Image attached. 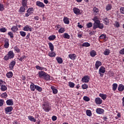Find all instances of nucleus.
Listing matches in <instances>:
<instances>
[{
	"label": "nucleus",
	"mask_w": 124,
	"mask_h": 124,
	"mask_svg": "<svg viewBox=\"0 0 124 124\" xmlns=\"http://www.w3.org/2000/svg\"><path fill=\"white\" fill-rule=\"evenodd\" d=\"M93 21L94 22L93 26V30H96L97 28L100 29V30H103L104 28V25L103 23H100V21L98 19L97 16H94L93 18Z\"/></svg>",
	"instance_id": "obj_1"
},
{
	"label": "nucleus",
	"mask_w": 124,
	"mask_h": 124,
	"mask_svg": "<svg viewBox=\"0 0 124 124\" xmlns=\"http://www.w3.org/2000/svg\"><path fill=\"white\" fill-rule=\"evenodd\" d=\"M14 56H15V54L13 53V51L10 50L8 52V54L5 56L4 60L5 61H8L9 59H13Z\"/></svg>",
	"instance_id": "obj_2"
},
{
	"label": "nucleus",
	"mask_w": 124,
	"mask_h": 124,
	"mask_svg": "<svg viewBox=\"0 0 124 124\" xmlns=\"http://www.w3.org/2000/svg\"><path fill=\"white\" fill-rule=\"evenodd\" d=\"M106 71V68L104 66H101L99 69L98 73L100 75V77H103L104 73Z\"/></svg>",
	"instance_id": "obj_3"
},
{
	"label": "nucleus",
	"mask_w": 124,
	"mask_h": 124,
	"mask_svg": "<svg viewBox=\"0 0 124 124\" xmlns=\"http://www.w3.org/2000/svg\"><path fill=\"white\" fill-rule=\"evenodd\" d=\"M43 109L45 112H49L51 110V106L49 103H45L43 105Z\"/></svg>",
	"instance_id": "obj_4"
},
{
	"label": "nucleus",
	"mask_w": 124,
	"mask_h": 124,
	"mask_svg": "<svg viewBox=\"0 0 124 124\" xmlns=\"http://www.w3.org/2000/svg\"><path fill=\"white\" fill-rule=\"evenodd\" d=\"M81 81L83 83H89L90 82V76H85L82 78Z\"/></svg>",
	"instance_id": "obj_5"
},
{
	"label": "nucleus",
	"mask_w": 124,
	"mask_h": 124,
	"mask_svg": "<svg viewBox=\"0 0 124 124\" xmlns=\"http://www.w3.org/2000/svg\"><path fill=\"white\" fill-rule=\"evenodd\" d=\"M36 5L39 7H40L41 8H44V7H45V4L40 1H37L36 2Z\"/></svg>",
	"instance_id": "obj_6"
},
{
	"label": "nucleus",
	"mask_w": 124,
	"mask_h": 124,
	"mask_svg": "<svg viewBox=\"0 0 124 124\" xmlns=\"http://www.w3.org/2000/svg\"><path fill=\"white\" fill-rule=\"evenodd\" d=\"M25 31H32V28L30 25H26L23 29Z\"/></svg>",
	"instance_id": "obj_7"
},
{
	"label": "nucleus",
	"mask_w": 124,
	"mask_h": 124,
	"mask_svg": "<svg viewBox=\"0 0 124 124\" xmlns=\"http://www.w3.org/2000/svg\"><path fill=\"white\" fill-rule=\"evenodd\" d=\"M95 103L97 105H100V104H102V99L100 98V97H97L95 99Z\"/></svg>",
	"instance_id": "obj_8"
},
{
	"label": "nucleus",
	"mask_w": 124,
	"mask_h": 124,
	"mask_svg": "<svg viewBox=\"0 0 124 124\" xmlns=\"http://www.w3.org/2000/svg\"><path fill=\"white\" fill-rule=\"evenodd\" d=\"M93 15H98L99 14V9L96 7H94L93 8Z\"/></svg>",
	"instance_id": "obj_9"
},
{
	"label": "nucleus",
	"mask_w": 124,
	"mask_h": 124,
	"mask_svg": "<svg viewBox=\"0 0 124 124\" xmlns=\"http://www.w3.org/2000/svg\"><path fill=\"white\" fill-rule=\"evenodd\" d=\"M13 110V107L12 106L7 107L5 108V114H8L10 112H12Z\"/></svg>",
	"instance_id": "obj_10"
},
{
	"label": "nucleus",
	"mask_w": 124,
	"mask_h": 124,
	"mask_svg": "<svg viewBox=\"0 0 124 124\" xmlns=\"http://www.w3.org/2000/svg\"><path fill=\"white\" fill-rule=\"evenodd\" d=\"M26 7H27V6H24L23 5L20 7L19 9L18 10V12H19V14H22V13H24L25 12Z\"/></svg>",
	"instance_id": "obj_11"
},
{
	"label": "nucleus",
	"mask_w": 124,
	"mask_h": 124,
	"mask_svg": "<svg viewBox=\"0 0 124 124\" xmlns=\"http://www.w3.org/2000/svg\"><path fill=\"white\" fill-rule=\"evenodd\" d=\"M6 103L7 105L9 106H13L14 105V102L12 99H8L6 101Z\"/></svg>",
	"instance_id": "obj_12"
},
{
	"label": "nucleus",
	"mask_w": 124,
	"mask_h": 124,
	"mask_svg": "<svg viewBox=\"0 0 124 124\" xmlns=\"http://www.w3.org/2000/svg\"><path fill=\"white\" fill-rule=\"evenodd\" d=\"M102 65V63L101 62L99 61H97L95 64V67L96 69H98L99 66H101Z\"/></svg>",
	"instance_id": "obj_13"
},
{
	"label": "nucleus",
	"mask_w": 124,
	"mask_h": 124,
	"mask_svg": "<svg viewBox=\"0 0 124 124\" xmlns=\"http://www.w3.org/2000/svg\"><path fill=\"white\" fill-rule=\"evenodd\" d=\"M36 86L37 85H35L34 83H33V82H31V84L30 85L31 90L32 92H34V91H35L36 89Z\"/></svg>",
	"instance_id": "obj_14"
},
{
	"label": "nucleus",
	"mask_w": 124,
	"mask_h": 124,
	"mask_svg": "<svg viewBox=\"0 0 124 124\" xmlns=\"http://www.w3.org/2000/svg\"><path fill=\"white\" fill-rule=\"evenodd\" d=\"M16 64V62H15V61H12L9 64V68L11 69H13Z\"/></svg>",
	"instance_id": "obj_15"
},
{
	"label": "nucleus",
	"mask_w": 124,
	"mask_h": 124,
	"mask_svg": "<svg viewBox=\"0 0 124 124\" xmlns=\"http://www.w3.org/2000/svg\"><path fill=\"white\" fill-rule=\"evenodd\" d=\"M4 48H8V47H9V40H8V39H5L4 40Z\"/></svg>",
	"instance_id": "obj_16"
},
{
	"label": "nucleus",
	"mask_w": 124,
	"mask_h": 124,
	"mask_svg": "<svg viewBox=\"0 0 124 124\" xmlns=\"http://www.w3.org/2000/svg\"><path fill=\"white\" fill-rule=\"evenodd\" d=\"M68 57L72 61H74L77 57V56H76V54H70L68 55Z\"/></svg>",
	"instance_id": "obj_17"
},
{
	"label": "nucleus",
	"mask_w": 124,
	"mask_h": 124,
	"mask_svg": "<svg viewBox=\"0 0 124 124\" xmlns=\"http://www.w3.org/2000/svg\"><path fill=\"white\" fill-rule=\"evenodd\" d=\"M46 74V73L43 71H41L38 72V76L40 78H44Z\"/></svg>",
	"instance_id": "obj_18"
},
{
	"label": "nucleus",
	"mask_w": 124,
	"mask_h": 124,
	"mask_svg": "<svg viewBox=\"0 0 124 124\" xmlns=\"http://www.w3.org/2000/svg\"><path fill=\"white\" fill-rule=\"evenodd\" d=\"M96 112L97 114H103V113H104V109L101 108H98L96 109Z\"/></svg>",
	"instance_id": "obj_19"
},
{
	"label": "nucleus",
	"mask_w": 124,
	"mask_h": 124,
	"mask_svg": "<svg viewBox=\"0 0 124 124\" xmlns=\"http://www.w3.org/2000/svg\"><path fill=\"white\" fill-rule=\"evenodd\" d=\"M73 12L75 14H76V15H79L80 14V9L77 8H74L73 9Z\"/></svg>",
	"instance_id": "obj_20"
},
{
	"label": "nucleus",
	"mask_w": 124,
	"mask_h": 124,
	"mask_svg": "<svg viewBox=\"0 0 124 124\" xmlns=\"http://www.w3.org/2000/svg\"><path fill=\"white\" fill-rule=\"evenodd\" d=\"M118 90L119 92H124V85L123 84H120L118 87Z\"/></svg>",
	"instance_id": "obj_21"
},
{
	"label": "nucleus",
	"mask_w": 124,
	"mask_h": 124,
	"mask_svg": "<svg viewBox=\"0 0 124 124\" xmlns=\"http://www.w3.org/2000/svg\"><path fill=\"white\" fill-rule=\"evenodd\" d=\"M56 61L59 64H62L63 62V61L62 60V58L60 57H56Z\"/></svg>",
	"instance_id": "obj_22"
},
{
	"label": "nucleus",
	"mask_w": 124,
	"mask_h": 124,
	"mask_svg": "<svg viewBox=\"0 0 124 124\" xmlns=\"http://www.w3.org/2000/svg\"><path fill=\"white\" fill-rule=\"evenodd\" d=\"M56 37H57L56 36V35H51L50 36H49L48 38L49 41H53L55 40V39H56Z\"/></svg>",
	"instance_id": "obj_23"
},
{
	"label": "nucleus",
	"mask_w": 124,
	"mask_h": 124,
	"mask_svg": "<svg viewBox=\"0 0 124 124\" xmlns=\"http://www.w3.org/2000/svg\"><path fill=\"white\" fill-rule=\"evenodd\" d=\"M99 96H100V97H101L102 99H103V100H105V99L107 98V95L103 93H100Z\"/></svg>",
	"instance_id": "obj_24"
},
{
	"label": "nucleus",
	"mask_w": 124,
	"mask_h": 124,
	"mask_svg": "<svg viewBox=\"0 0 124 124\" xmlns=\"http://www.w3.org/2000/svg\"><path fill=\"white\" fill-rule=\"evenodd\" d=\"M50 89L52 90L53 93L54 94H57V93H58V89H56V88H55V87L51 86L50 87Z\"/></svg>",
	"instance_id": "obj_25"
},
{
	"label": "nucleus",
	"mask_w": 124,
	"mask_h": 124,
	"mask_svg": "<svg viewBox=\"0 0 124 124\" xmlns=\"http://www.w3.org/2000/svg\"><path fill=\"white\" fill-rule=\"evenodd\" d=\"M63 21L64 24H66L67 25H69V18L67 17H64L63 18Z\"/></svg>",
	"instance_id": "obj_26"
},
{
	"label": "nucleus",
	"mask_w": 124,
	"mask_h": 124,
	"mask_svg": "<svg viewBox=\"0 0 124 124\" xmlns=\"http://www.w3.org/2000/svg\"><path fill=\"white\" fill-rule=\"evenodd\" d=\"M6 76L7 78H12L13 77V73L11 71L9 72L6 74Z\"/></svg>",
	"instance_id": "obj_27"
},
{
	"label": "nucleus",
	"mask_w": 124,
	"mask_h": 124,
	"mask_svg": "<svg viewBox=\"0 0 124 124\" xmlns=\"http://www.w3.org/2000/svg\"><path fill=\"white\" fill-rule=\"evenodd\" d=\"M26 55H23L22 57L18 56L17 60L20 61V62H24V60H26Z\"/></svg>",
	"instance_id": "obj_28"
},
{
	"label": "nucleus",
	"mask_w": 124,
	"mask_h": 124,
	"mask_svg": "<svg viewBox=\"0 0 124 124\" xmlns=\"http://www.w3.org/2000/svg\"><path fill=\"white\" fill-rule=\"evenodd\" d=\"M28 119L31 122H34V123H35L36 122V119L33 117L32 116H28Z\"/></svg>",
	"instance_id": "obj_29"
},
{
	"label": "nucleus",
	"mask_w": 124,
	"mask_h": 124,
	"mask_svg": "<svg viewBox=\"0 0 124 124\" xmlns=\"http://www.w3.org/2000/svg\"><path fill=\"white\" fill-rule=\"evenodd\" d=\"M90 56L93 58L96 56V51L94 50H93L90 52Z\"/></svg>",
	"instance_id": "obj_30"
},
{
	"label": "nucleus",
	"mask_w": 124,
	"mask_h": 124,
	"mask_svg": "<svg viewBox=\"0 0 124 124\" xmlns=\"http://www.w3.org/2000/svg\"><path fill=\"white\" fill-rule=\"evenodd\" d=\"M103 22H104L106 25H109V23H110V21H109V19L108 17H106L103 19Z\"/></svg>",
	"instance_id": "obj_31"
},
{
	"label": "nucleus",
	"mask_w": 124,
	"mask_h": 124,
	"mask_svg": "<svg viewBox=\"0 0 124 124\" xmlns=\"http://www.w3.org/2000/svg\"><path fill=\"white\" fill-rule=\"evenodd\" d=\"M11 31H13V32H16V31H18V28L17 26H13L11 28Z\"/></svg>",
	"instance_id": "obj_32"
},
{
	"label": "nucleus",
	"mask_w": 124,
	"mask_h": 124,
	"mask_svg": "<svg viewBox=\"0 0 124 124\" xmlns=\"http://www.w3.org/2000/svg\"><path fill=\"white\" fill-rule=\"evenodd\" d=\"M63 38H65L66 39H69L70 38V35L68 34L67 33H64L63 34Z\"/></svg>",
	"instance_id": "obj_33"
},
{
	"label": "nucleus",
	"mask_w": 124,
	"mask_h": 124,
	"mask_svg": "<svg viewBox=\"0 0 124 124\" xmlns=\"http://www.w3.org/2000/svg\"><path fill=\"white\" fill-rule=\"evenodd\" d=\"M21 4L23 5V6H27L28 0H22Z\"/></svg>",
	"instance_id": "obj_34"
},
{
	"label": "nucleus",
	"mask_w": 124,
	"mask_h": 124,
	"mask_svg": "<svg viewBox=\"0 0 124 124\" xmlns=\"http://www.w3.org/2000/svg\"><path fill=\"white\" fill-rule=\"evenodd\" d=\"M33 11H34V9L33 8H29V9L27 10V12L29 13L30 14H32L33 13Z\"/></svg>",
	"instance_id": "obj_35"
},
{
	"label": "nucleus",
	"mask_w": 124,
	"mask_h": 124,
	"mask_svg": "<svg viewBox=\"0 0 124 124\" xmlns=\"http://www.w3.org/2000/svg\"><path fill=\"white\" fill-rule=\"evenodd\" d=\"M48 46L51 52H53L54 51V45H53V44H52V43H49Z\"/></svg>",
	"instance_id": "obj_36"
},
{
	"label": "nucleus",
	"mask_w": 124,
	"mask_h": 124,
	"mask_svg": "<svg viewBox=\"0 0 124 124\" xmlns=\"http://www.w3.org/2000/svg\"><path fill=\"white\" fill-rule=\"evenodd\" d=\"M111 9H112V5L110 4H108L106 6L107 11H109V10H111Z\"/></svg>",
	"instance_id": "obj_37"
},
{
	"label": "nucleus",
	"mask_w": 124,
	"mask_h": 124,
	"mask_svg": "<svg viewBox=\"0 0 124 124\" xmlns=\"http://www.w3.org/2000/svg\"><path fill=\"white\" fill-rule=\"evenodd\" d=\"M86 115L88 116V117H92L93 114L92 113V111L90 109H87L86 110Z\"/></svg>",
	"instance_id": "obj_38"
},
{
	"label": "nucleus",
	"mask_w": 124,
	"mask_h": 124,
	"mask_svg": "<svg viewBox=\"0 0 124 124\" xmlns=\"http://www.w3.org/2000/svg\"><path fill=\"white\" fill-rule=\"evenodd\" d=\"M56 53L53 52V51H49L48 53V56L49 57H56Z\"/></svg>",
	"instance_id": "obj_39"
},
{
	"label": "nucleus",
	"mask_w": 124,
	"mask_h": 124,
	"mask_svg": "<svg viewBox=\"0 0 124 124\" xmlns=\"http://www.w3.org/2000/svg\"><path fill=\"white\" fill-rule=\"evenodd\" d=\"M82 46V47H90L91 44L88 42L83 43Z\"/></svg>",
	"instance_id": "obj_40"
},
{
	"label": "nucleus",
	"mask_w": 124,
	"mask_h": 124,
	"mask_svg": "<svg viewBox=\"0 0 124 124\" xmlns=\"http://www.w3.org/2000/svg\"><path fill=\"white\" fill-rule=\"evenodd\" d=\"M110 54V50L108 49H106L104 51V55L105 56H108Z\"/></svg>",
	"instance_id": "obj_41"
},
{
	"label": "nucleus",
	"mask_w": 124,
	"mask_h": 124,
	"mask_svg": "<svg viewBox=\"0 0 124 124\" xmlns=\"http://www.w3.org/2000/svg\"><path fill=\"white\" fill-rule=\"evenodd\" d=\"M117 88H118V84L113 83L112 84V90L113 91H116L117 90Z\"/></svg>",
	"instance_id": "obj_42"
},
{
	"label": "nucleus",
	"mask_w": 124,
	"mask_h": 124,
	"mask_svg": "<svg viewBox=\"0 0 124 124\" xmlns=\"http://www.w3.org/2000/svg\"><path fill=\"white\" fill-rule=\"evenodd\" d=\"M36 90L38 92H39V93H41V92H42V88H41L38 85H36Z\"/></svg>",
	"instance_id": "obj_43"
},
{
	"label": "nucleus",
	"mask_w": 124,
	"mask_h": 124,
	"mask_svg": "<svg viewBox=\"0 0 124 124\" xmlns=\"http://www.w3.org/2000/svg\"><path fill=\"white\" fill-rule=\"evenodd\" d=\"M68 85L70 88H74L75 87V84L71 81L68 82Z\"/></svg>",
	"instance_id": "obj_44"
},
{
	"label": "nucleus",
	"mask_w": 124,
	"mask_h": 124,
	"mask_svg": "<svg viewBox=\"0 0 124 124\" xmlns=\"http://www.w3.org/2000/svg\"><path fill=\"white\" fill-rule=\"evenodd\" d=\"M44 78L45 80H50V76L46 73L45 76H44Z\"/></svg>",
	"instance_id": "obj_45"
},
{
	"label": "nucleus",
	"mask_w": 124,
	"mask_h": 124,
	"mask_svg": "<svg viewBox=\"0 0 124 124\" xmlns=\"http://www.w3.org/2000/svg\"><path fill=\"white\" fill-rule=\"evenodd\" d=\"M65 31L64 28L61 27L58 31V32L60 33H63Z\"/></svg>",
	"instance_id": "obj_46"
},
{
	"label": "nucleus",
	"mask_w": 124,
	"mask_h": 124,
	"mask_svg": "<svg viewBox=\"0 0 124 124\" xmlns=\"http://www.w3.org/2000/svg\"><path fill=\"white\" fill-rule=\"evenodd\" d=\"M14 50L16 51L17 53H20V48L18 47V46H15L14 48Z\"/></svg>",
	"instance_id": "obj_47"
},
{
	"label": "nucleus",
	"mask_w": 124,
	"mask_h": 124,
	"mask_svg": "<svg viewBox=\"0 0 124 124\" xmlns=\"http://www.w3.org/2000/svg\"><path fill=\"white\" fill-rule=\"evenodd\" d=\"M7 90V87L6 86L3 85L2 86H1V91H2L3 92H4Z\"/></svg>",
	"instance_id": "obj_48"
},
{
	"label": "nucleus",
	"mask_w": 124,
	"mask_h": 124,
	"mask_svg": "<svg viewBox=\"0 0 124 124\" xmlns=\"http://www.w3.org/2000/svg\"><path fill=\"white\" fill-rule=\"evenodd\" d=\"M81 88L82 89H83V90H86V89H88V88H89V86L86 84H84L81 86Z\"/></svg>",
	"instance_id": "obj_49"
},
{
	"label": "nucleus",
	"mask_w": 124,
	"mask_h": 124,
	"mask_svg": "<svg viewBox=\"0 0 124 124\" xmlns=\"http://www.w3.org/2000/svg\"><path fill=\"white\" fill-rule=\"evenodd\" d=\"M0 32H6L7 31V29L6 28L3 27L0 29Z\"/></svg>",
	"instance_id": "obj_50"
},
{
	"label": "nucleus",
	"mask_w": 124,
	"mask_h": 124,
	"mask_svg": "<svg viewBox=\"0 0 124 124\" xmlns=\"http://www.w3.org/2000/svg\"><path fill=\"white\" fill-rule=\"evenodd\" d=\"M99 39H106V35H105V34H101L99 36Z\"/></svg>",
	"instance_id": "obj_51"
},
{
	"label": "nucleus",
	"mask_w": 124,
	"mask_h": 124,
	"mask_svg": "<svg viewBox=\"0 0 124 124\" xmlns=\"http://www.w3.org/2000/svg\"><path fill=\"white\" fill-rule=\"evenodd\" d=\"M8 35H9V36H10L12 39H13V38H14V35H13V33L12 32L9 31V32H8Z\"/></svg>",
	"instance_id": "obj_52"
},
{
	"label": "nucleus",
	"mask_w": 124,
	"mask_h": 124,
	"mask_svg": "<svg viewBox=\"0 0 124 124\" xmlns=\"http://www.w3.org/2000/svg\"><path fill=\"white\" fill-rule=\"evenodd\" d=\"M83 100H84V101H87V102L88 101H90V100H91L90 98L87 96H84L83 97Z\"/></svg>",
	"instance_id": "obj_53"
},
{
	"label": "nucleus",
	"mask_w": 124,
	"mask_h": 124,
	"mask_svg": "<svg viewBox=\"0 0 124 124\" xmlns=\"http://www.w3.org/2000/svg\"><path fill=\"white\" fill-rule=\"evenodd\" d=\"M114 26L116 27V28H120V23L117 21H115Z\"/></svg>",
	"instance_id": "obj_54"
},
{
	"label": "nucleus",
	"mask_w": 124,
	"mask_h": 124,
	"mask_svg": "<svg viewBox=\"0 0 124 124\" xmlns=\"http://www.w3.org/2000/svg\"><path fill=\"white\" fill-rule=\"evenodd\" d=\"M19 33L20 34V35H21L23 37H24V36H26V32L24 31H20L19 32Z\"/></svg>",
	"instance_id": "obj_55"
},
{
	"label": "nucleus",
	"mask_w": 124,
	"mask_h": 124,
	"mask_svg": "<svg viewBox=\"0 0 124 124\" xmlns=\"http://www.w3.org/2000/svg\"><path fill=\"white\" fill-rule=\"evenodd\" d=\"M82 37H83V32H79L78 33V38H82Z\"/></svg>",
	"instance_id": "obj_56"
},
{
	"label": "nucleus",
	"mask_w": 124,
	"mask_h": 124,
	"mask_svg": "<svg viewBox=\"0 0 124 124\" xmlns=\"http://www.w3.org/2000/svg\"><path fill=\"white\" fill-rule=\"evenodd\" d=\"M4 10V6L3 4L0 3V11H3Z\"/></svg>",
	"instance_id": "obj_57"
},
{
	"label": "nucleus",
	"mask_w": 124,
	"mask_h": 124,
	"mask_svg": "<svg viewBox=\"0 0 124 124\" xmlns=\"http://www.w3.org/2000/svg\"><path fill=\"white\" fill-rule=\"evenodd\" d=\"M87 28H90L93 27V23L92 22H89L86 24Z\"/></svg>",
	"instance_id": "obj_58"
},
{
	"label": "nucleus",
	"mask_w": 124,
	"mask_h": 124,
	"mask_svg": "<svg viewBox=\"0 0 124 124\" xmlns=\"http://www.w3.org/2000/svg\"><path fill=\"white\" fill-rule=\"evenodd\" d=\"M3 104H4V100L0 99V107L3 106Z\"/></svg>",
	"instance_id": "obj_59"
},
{
	"label": "nucleus",
	"mask_w": 124,
	"mask_h": 124,
	"mask_svg": "<svg viewBox=\"0 0 124 124\" xmlns=\"http://www.w3.org/2000/svg\"><path fill=\"white\" fill-rule=\"evenodd\" d=\"M120 13L124 15V7H121L120 9Z\"/></svg>",
	"instance_id": "obj_60"
},
{
	"label": "nucleus",
	"mask_w": 124,
	"mask_h": 124,
	"mask_svg": "<svg viewBox=\"0 0 124 124\" xmlns=\"http://www.w3.org/2000/svg\"><path fill=\"white\" fill-rule=\"evenodd\" d=\"M57 119H58V118L55 115H53L52 117V120L53 122H55V121H57Z\"/></svg>",
	"instance_id": "obj_61"
},
{
	"label": "nucleus",
	"mask_w": 124,
	"mask_h": 124,
	"mask_svg": "<svg viewBox=\"0 0 124 124\" xmlns=\"http://www.w3.org/2000/svg\"><path fill=\"white\" fill-rule=\"evenodd\" d=\"M119 53L120 54V55H124V48L120 50V51H119Z\"/></svg>",
	"instance_id": "obj_62"
},
{
	"label": "nucleus",
	"mask_w": 124,
	"mask_h": 124,
	"mask_svg": "<svg viewBox=\"0 0 124 124\" xmlns=\"http://www.w3.org/2000/svg\"><path fill=\"white\" fill-rule=\"evenodd\" d=\"M2 96H3L4 98L7 97V93H4L2 94Z\"/></svg>",
	"instance_id": "obj_63"
},
{
	"label": "nucleus",
	"mask_w": 124,
	"mask_h": 124,
	"mask_svg": "<svg viewBox=\"0 0 124 124\" xmlns=\"http://www.w3.org/2000/svg\"><path fill=\"white\" fill-rule=\"evenodd\" d=\"M34 19L36 21H38V20H39V16H34Z\"/></svg>",
	"instance_id": "obj_64"
}]
</instances>
